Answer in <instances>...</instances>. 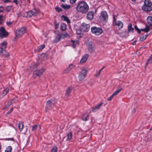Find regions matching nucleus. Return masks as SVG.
<instances>
[{
  "mask_svg": "<svg viewBox=\"0 0 152 152\" xmlns=\"http://www.w3.org/2000/svg\"><path fill=\"white\" fill-rule=\"evenodd\" d=\"M76 10L78 12L82 14H85L89 10V6L85 1H80L78 2L77 5Z\"/></svg>",
  "mask_w": 152,
  "mask_h": 152,
  "instance_id": "nucleus-1",
  "label": "nucleus"
},
{
  "mask_svg": "<svg viewBox=\"0 0 152 152\" xmlns=\"http://www.w3.org/2000/svg\"><path fill=\"white\" fill-rule=\"evenodd\" d=\"M144 4V5L142 7V10L146 12H150L152 10V4L151 1L145 0Z\"/></svg>",
  "mask_w": 152,
  "mask_h": 152,
  "instance_id": "nucleus-2",
  "label": "nucleus"
},
{
  "mask_svg": "<svg viewBox=\"0 0 152 152\" xmlns=\"http://www.w3.org/2000/svg\"><path fill=\"white\" fill-rule=\"evenodd\" d=\"M26 28L25 27H22L18 29L16 32L15 37V39H17L19 37L24 34L26 32Z\"/></svg>",
  "mask_w": 152,
  "mask_h": 152,
  "instance_id": "nucleus-3",
  "label": "nucleus"
},
{
  "mask_svg": "<svg viewBox=\"0 0 152 152\" xmlns=\"http://www.w3.org/2000/svg\"><path fill=\"white\" fill-rule=\"evenodd\" d=\"M91 30L92 33L96 35H100L103 32V31L102 28L96 26L92 27Z\"/></svg>",
  "mask_w": 152,
  "mask_h": 152,
  "instance_id": "nucleus-4",
  "label": "nucleus"
},
{
  "mask_svg": "<svg viewBox=\"0 0 152 152\" xmlns=\"http://www.w3.org/2000/svg\"><path fill=\"white\" fill-rule=\"evenodd\" d=\"M45 71L44 68H42L40 70L35 71L33 73V77L35 78L37 76L40 77L42 75Z\"/></svg>",
  "mask_w": 152,
  "mask_h": 152,
  "instance_id": "nucleus-5",
  "label": "nucleus"
},
{
  "mask_svg": "<svg viewBox=\"0 0 152 152\" xmlns=\"http://www.w3.org/2000/svg\"><path fill=\"white\" fill-rule=\"evenodd\" d=\"M87 73V71L85 69H82L79 75L78 79L79 80L81 81L83 80L86 76Z\"/></svg>",
  "mask_w": 152,
  "mask_h": 152,
  "instance_id": "nucleus-6",
  "label": "nucleus"
},
{
  "mask_svg": "<svg viewBox=\"0 0 152 152\" xmlns=\"http://www.w3.org/2000/svg\"><path fill=\"white\" fill-rule=\"evenodd\" d=\"M9 34V33L6 31L3 27L0 28V37L1 38L6 37Z\"/></svg>",
  "mask_w": 152,
  "mask_h": 152,
  "instance_id": "nucleus-7",
  "label": "nucleus"
},
{
  "mask_svg": "<svg viewBox=\"0 0 152 152\" xmlns=\"http://www.w3.org/2000/svg\"><path fill=\"white\" fill-rule=\"evenodd\" d=\"M128 29L127 31H125L123 32V33L124 34V35H123L122 36L123 37H126L129 36V33L130 32H133L134 28L132 26V24L131 23L129 24L128 26Z\"/></svg>",
  "mask_w": 152,
  "mask_h": 152,
  "instance_id": "nucleus-8",
  "label": "nucleus"
},
{
  "mask_svg": "<svg viewBox=\"0 0 152 152\" xmlns=\"http://www.w3.org/2000/svg\"><path fill=\"white\" fill-rule=\"evenodd\" d=\"M100 18L104 22H106L108 20V16L106 11H103L101 12Z\"/></svg>",
  "mask_w": 152,
  "mask_h": 152,
  "instance_id": "nucleus-9",
  "label": "nucleus"
},
{
  "mask_svg": "<svg viewBox=\"0 0 152 152\" xmlns=\"http://www.w3.org/2000/svg\"><path fill=\"white\" fill-rule=\"evenodd\" d=\"M81 28L83 31L88 32L90 29V25L89 24L83 23L81 25Z\"/></svg>",
  "mask_w": 152,
  "mask_h": 152,
  "instance_id": "nucleus-10",
  "label": "nucleus"
},
{
  "mask_svg": "<svg viewBox=\"0 0 152 152\" xmlns=\"http://www.w3.org/2000/svg\"><path fill=\"white\" fill-rule=\"evenodd\" d=\"M87 46L88 50L90 53H94V45L91 42H89L87 44Z\"/></svg>",
  "mask_w": 152,
  "mask_h": 152,
  "instance_id": "nucleus-11",
  "label": "nucleus"
},
{
  "mask_svg": "<svg viewBox=\"0 0 152 152\" xmlns=\"http://www.w3.org/2000/svg\"><path fill=\"white\" fill-rule=\"evenodd\" d=\"M37 13V11L36 9H34L28 12V15L29 17H31L32 16H36Z\"/></svg>",
  "mask_w": 152,
  "mask_h": 152,
  "instance_id": "nucleus-12",
  "label": "nucleus"
},
{
  "mask_svg": "<svg viewBox=\"0 0 152 152\" xmlns=\"http://www.w3.org/2000/svg\"><path fill=\"white\" fill-rule=\"evenodd\" d=\"M94 12L93 11H89L87 15L86 18L89 20H91L94 18Z\"/></svg>",
  "mask_w": 152,
  "mask_h": 152,
  "instance_id": "nucleus-13",
  "label": "nucleus"
},
{
  "mask_svg": "<svg viewBox=\"0 0 152 152\" xmlns=\"http://www.w3.org/2000/svg\"><path fill=\"white\" fill-rule=\"evenodd\" d=\"M102 104L103 103L102 102L96 105L94 107H93L92 109V112H96L99 110Z\"/></svg>",
  "mask_w": 152,
  "mask_h": 152,
  "instance_id": "nucleus-14",
  "label": "nucleus"
},
{
  "mask_svg": "<svg viewBox=\"0 0 152 152\" xmlns=\"http://www.w3.org/2000/svg\"><path fill=\"white\" fill-rule=\"evenodd\" d=\"M114 25H116L118 26V28L120 29L122 28L123 26V23L120 21H118L115 22L114 24Z\"/></svg>",
  "mask_w": 152,
  "mask_h": 152,
  "instance_id": "nucleus-15",
  "label": "nucleus"
},
{
  "mask_svg": "<svg viewBox=\"0 0 152 152\" xmlns=\"http://www.w3.org/2000/svg\"><path fill=\"white\" fill-rule=\"evenodd\" d=\"M89 57V55L88 54H86L84 55L81 58L80 61V63H83L86 61L87 60Z\"/></svg>",
  "mask_w": 152,
  "mask_h": 152,
  "instance_id": "nucleus-16",
  "label": "nucleus"
},
{
  "mask_svg": "<svg viewBox=\"0 0 152 152\" xmlns=\"http://www.w3.org/2000/svg\"><path fill=\"white\" fill-rule=\"evenodd\" d=\"M72 89V88L71 86H69L68 87L66 90V92L65 94V95L66 96H68L69 95L71 92Z\"/></svg>",
  "mask_w": 152,
  "mask_h": 152,
  "instance_id": "nucleus-17",
  "label": "nucleus"
},
{
  "mask_svg": "<svg viewBox=\"0 0 152 152\" xmlns=\"http://www.w3.org/2000/svg\"><path fill=\"white\" fill-rule=\"evenodd\" d=\"M61 18L62 20L67 22L68 23H70V20L69 19V18L66 16L62 15L61 16Z\"/></svg>",
  "mask_w": 152,
  "mask_h": 152,
  "instance_id": "nucleus-18",
  "label": "nucleus"
},
{
  "mask_svg": "<svg viewBox=\"0 0 152 152\" xmlns=\"http://www.w3.org/2000/svg\"><path fill=\"white\" fill-rule=\"evenodd\" d=\"M89 115L88 114H84L83 115L81 118L83 121H86L88 120V118H89Z\"/></svg>",
  "mask_w": 152,
  "mask_h": 152,
  "instance_id": "nucleus-19",
  "label": "nucleus"
},
{
  "mask_svg": "<svg viewBox=\"0 0 152 152\" xmlns=\"http://www.w3.org/2000/svg\"><path fill=\"white\" fill-rule=\"evenodd\" d=\"M61 36L59 34H58L56 35L55 39L53 40L54 42L56 43L59 41L61 39Z\"/></svg>",
  "mask_w": 152,
  "mask_h": 152,
  "instance_id": "nucleus-20",
  "label": "nucleus"
},
{
  "mask_svg": "<svg viewBox=\"0 0 152 152\" xmlns=\"http://www.w3.org/2000/svg\"><path fill=\"white\" fill-rule=\"evenodd\" d=\"M61 7L66 10H68L70 7V6L69 5L65 3L62 4L61 5Z\"/></svg>",
  "mask_w": 152,
  "mask_h": 152,
  "instance_id": "nucleus-21",
  "label": "nucleus"
},
{
  "mask_svg": "<svg viewBox=\"0 0 152 152\" xmlns=\"http://www.w3.org/2000/svg\"><path fill=\"white\" fill-rule=\"evenodd\" d=\"M72 132H70L67 133L66 137L67 139L66 140L67 141L71 140L72 138Z\"/></svg>",
  "mask_w": 152,
  "mask_h": 152,
  "instance_id": "nucleus-22",
  "label": "nucleus"
},
{
  "mask_svg": "<svg viewBox=\"0 0 152 152\" xmlns=\"http://www.w3.org/2000/svg\"><path fill=\"white\" fill-rule=\"evenodd\" d=\"M147 23L150 25L152 26V16H148L147 18Z\"/></svg>",
  "mask_w": 152,
  "mask_h": 152,
  "instance_id": "nucleus-23",
  "label": "nucleus"
},
{
  "mask_svg": "<svg viewBox=\"0 0 152 152\" xmlns=\"http://www.w3.org/2000/svg\"><path fill=\"white\" fill-rule=\"evenodd\" d=\"M122 88L121 87L119 86L118 88L113 93L115 96L118 94L122 90Z\"/></svg>",
  "mask_w": 152,
  "mask_h": 152,
  "instance_id": "nucleus-24",
  "label": "nucleus"
},
{
  "mask_svg": "<svg viewBox=\"0 0 152 152\" xmlns=\"http://www.w3.org/2000/svg\"><path fill=\"white\" fill-rule=\"evenodd\" d=\"M1 47L4 49H5L7 47V43L5 41H4L3 42L1 43Z\"/></svg>",
  "mask_w": 152,
  "mask_h": 152,
  "instance_id": "nucleus-25",
  "label": "nucleus"
},
{
  "mask_svg": "<svg viewBox=\"0 0 152 152\" xmlns=\"http://www.w3.org/2000/svg\"><path fill=\"white\" fill-rule=\"evenodd\" d=\"M52 102L50 100H48L46 103V109H48L51 106Z\"/></svg>",
  "mask_w": 152,
  "mask_h": 152,
  "instance_id": "nucleus-26",
  "label": "nucleus"
},
{
  "mask_svg": "<svg viewBox=\"0 0 152 152\" xmlns=\"http://www.w3.org/2000/svg\"><path fill=\"white\" fill-rule=\"evenodd\" d=\"M18 128L19 130L21 131L23 127V123L22 122H20L18 124Z\"/></svg>",
  "mask_w": 152,
  "mask_h": 152,
  "instance_id": "nucleus-27",
  "label": "nucleus"
},
{
  "mask_svg": "<svg viewBox=\"0 0 152 152\" xmlns=\"http://www.w3.org/2000/svg\"><path fill=\"white\" fill-rule=\"evenodd\" d=\"M71 41L72 42V46L74 48H75L76 44H79V41L77 40L76 41L72 40Z\"/></svg>",
  "mask_w": 152,
  "mask_h": 152,
  "instance_id": "nucleus-28",
  "label": "nucleus"
},
{
  "mask_svg": "<svg viewBox=\"0 0 152 152\" xmlns=\"http://www.w3.org/2000/svg\"><path fill=\"white\" fill-rule=\"evenodd\" d=\"M61 29L62 31L65 30L66 28V25L64 23H62L61 25Z\"/></svg>",
  "mask_w": 152,
  "mask_h": 152,
  "instance_id": "nucleus-29",
  "label": "nucleus"
},
{
  "mask_svg": "<svg viewBox=\"0 0 152 152\" xmlns=\"http://www.w3.org/2000/svg\"><path fill=\"white\" fill-rule=\"evenodd\" d=\"M73 66H74L73 64H70L69 65V67H68L64 71V73H67L69 71L71 70L72 68L73 67Z\"/></svg>",
  "mask_w": 152,
  "mask_h": 152,
  "instance_id": "nucleus-30",
  "label": "nucleus"
},
{
  "mask_svg": "<svg viewBox=\"0 0 152 152\" xmlns=\"http://www.w3.org/2000/svg\"><path fill=\"white\" fill-rule=\"evenodd\" d=\"M152 63V56H150L149 58H148L146 63V65L148 64H151Z\"/></svg>",
  "mask_w": 152,
  "mask_h": 152,
  "instance_id": "nucleus-31",
  "label": "nucleus"
},
{
  "mask_svg": "<svg viewBox=\"0 0 152 152\" xmlns=\"http://www.w3.org/2000/svg\"><path fill=\"white\" fill-rule=\"evenodd\" d=\"M77 33L78 35V37H82L83 34H82V31L80 30H78L77 31Z\"/></svg>",
  "mask_w": 152,
  "mask_h": 152,
  "instance_id": "nucleus-32",
  "label": "nucleus"
},
{
  "mask_svg": "<svg viewBox=\"0 0 152 152\" xmlns=\"http://www.w3.org/2000/svg\"><path fill=\"white\" fill-rule=\"evenodd\" d=\"M140 30L146 32H147L149 30V27L146 25L145 28L143 29H141Z\"/></svg>",
  "mask_w": 152,
  "mask_h": 152,
  "instance_id": "nucleus-33",
  "label": "nucleus"
},
{
  "mask_svg": "<svg viewBox=\"0 0 152 152\" xmlns=\"http://www.w3.org/2000/svg\"><path fill=\"white\" fill-rule=\"evenodd\" d=\"M45 47V45L43 44L41 46H39L37 50L39 52L41 51Z\"/></svg>",
  "mask_w": 152,
  "mask_h": 152,
  "instance_id": "nucleus-34",
  "label": "nucleus"
},
{
  "mask_svg": "<svg viewBox=\"0 0 152 152\" xmlns=\"http://www.w3.org/2000/svg\"><path fill=\"white\" fill-rule=\"evenodd\" d=\"M8 91H9V88H7L3 91V92L2 94V95L3 96H5L8 92Z\"/></svg>",
  "mask_w": 152,
  "mask_h": 152,
  "instance_id": "nucleus-35",
  "label": "nucleus"
},
{
  "mask_svg": "<svg viewBox=\"0 0 152 152\" xmlns=\"http://www.w3.org/2000/svg\"><path fill=\"white\" fill-rule=\"evenodd\" d=\"M12 148L11 146H8L5 151V152H11Z\"/></svg>",
  "mask_w": 152,
  "mask_h": 152,
  "instance_id": "nucleus-36",
  "label": "nucleus"
},
{
  "mask_svg": "<svg viewBox=\"0 0 152 152\" xmlns=\"http://www.w3.org/2000/svg\"><path fill=\"white\" fill-rule=\"evenodd\" d=\"M12 104V102L11 101H10V102H8V103L5 106V107L4 108V109L5 108H8Z\"/></svg>",
  "mask_w": 152,
  "mask_h": 152,
  "instance_id": "nucleus-37",
  "label": "nucleus"
},
{
  "mask_svg": "<svg viewBox=\"0 0 152 152\" xmlns=\"http://www.w3.org/2000/svg\"><path fill=\"white\" fill-rule=\"evenodd\" d=\"M147 37V36H143L140 37V39L141 41L145 40Z\"/></svg>",
  "mask_w": 152,
  "mask_h": 152,
  "instance_id": "nucleus-38",
  "label": "nucleus"
},
{
  "mask_svg": "<svg viewBox=\"0 0 152 152\" xmlns=\"http://www.w3.org/2000/svg\"><path fill=\"white\" fill-rule=\"evenodd\" d=\"M11 6H8L6 8V10L7 12L10 11L11 10Z\"/></svg>",
  "mask_w": 152,
  "mask_h": 152,
  "instance_id": "nucleus-39",
  "label": "nucleus"
},
{
  "mask_svg": "<svg viewBox=\"0 0 152 152\" xmlns=\"http://www.w3.org/2000/svg\"><path fill=\"white\" fill-rule=\"evenodd\" d=\"M55 10H56V11L58 12H60L62 11L61 8H59V7H56Z\"/></svg>",
  "mask_w": 152,
  "mask_h": 152,
  "instance_id": "nucleus-40",
  "label": "nucleus"
},
{
  "mask_svg": "<svg viewBox=\"0 0 152 152\" xmlns=\"http://www.w3.org/2000/svg\"><path fill=\"white\" fill-rule=\"evenodd\" d=\"M51 152H57V148L55 146L52 148Z\"/></svg>",
  "mask_w": 152,
  "mask_h": 152,
  "instance_id": "nucleus-41",
  "label": "nucleus"
},
{
  "mask_svg": "<svg viewBox=\"0 0 152 152\" xmlns=\"http://www.w3.org/2000/svg\"><path fill=\"white\" fill-rule=\"evenodd\" d=\"M37 126L36 125H34L32 127V130L33 131H35L37 129Z\"/></svg>",
  "mask_w": 152,
  "mask_h": 152,
  "instance_id": "nucleus-42",
  "label": "nucleus"
},
{
  "mask_svg": "<svg viewBox=\"0 0 152 152\" xmlns=\"http://www.w3.org/2000/svg\"><path fill=\"white\" fill-rule=\"evenodd\" d=\"M134 28L135 30L137 31L138 33L140 34L141 32V30H140L137 27V26L135 25L134 26Z\"/></svg>",
  "mask_w": 152,
  "mask_h": 152,
  "instance_id": "nucleus-43",
  "label": "nucleus"
},
{
  "mask_svg": "<svg viewBox=\"0 0 152 152\" xmlns=\"http://www.w3.org/2000/svg\"><path fill=\"white\" fill-rule=\"evenodd\" d=\"M115 96V95L114 94H113L109 98H108L107 100L108 101L111 100Z\"/></svg>",
  "mask_w": 152,
  "mask_h": 152,
  "instance_id": "nucleus-44",
  "label": "nucleus"
},
{
  "mask_svg": "<svg viewBox=\"0 0 152 152\" xmlns=\"http://www.w3.org/2000/svg\"><path fill=\"white\" fill-rule=\"evenodd\" d=\"M7 25L8 26L11 27L12 23V22L10 21H7L6 22Z\"/></svg>",
  "mask_w": 152,
  "mask_h": 152,
  "instance_id": "nucleus-45",
  "label": "nucleus"
},
{
  "mask_svg": "<svg viewBox=\"0 0 152 152\" xmlns=\"http://www.w3.org/2000/svg\"><path fill=\"white\" fill-rule=\"evenodd\" d=\"M68 34L67 33H66L65 34H62V37L63 38H64V37H66L68 36Z\"/></svg>",
  "mask_w": 152,
  "mask_h": 152,
  "instance_id": "nucleus-46",
  "label": "nucleus"
},
{
  "mask_svg": "<svg viewBox=\"0 0 152 152\" xmlns=\"http://www.w3.org/2000/svg\"><path fill=\"white\" fill-rule=\"evenodd\" d=\"M3 20V16L2 15H0V25L2 24Z\"/></svg>",
  "mask_w": 152,
  "mask_h": 152,
  "instance_id": "nucleus-47",
  "label": "nucleus"
},
{
  "mask_svg": "<svg viewBox=\"0 0 152 152\" xmlns=\"http://www.w3.org/2000/svg\"><path fill=\"white\" fill-rule=\"evenodd\" d=\"M54 24L55 29H57L58 28L59 24L58 23H56V21H55Z\"/></svg>",
  "mask_w": 152,
  "mask_h": 152,
  "instance_id": "nucleus-48",
  "label": "nucleus"
},
{
  "mask_svg": "<svg viewBox=\"0 0 152 152\" xmlns=\"http://www.w3.org/2000/svg\"><path fill=\"white\" fill-rule=\"evenodd\" d=\"M101 72L99 70L97 73L95 75V76L96 77H99L100 75Z\"/></svg>",
  "mask_w": 152,
  "mask_h": 152,
  "instance_id": "nucleus-49",
  "label": "nucleus"
},
{
  "mask_svg": "<svg viewBox=\"0 0 152 152\" xmlns=\"http://www.w3.org/2000/svg\"><path fill=\"white\" fill-rule=\"evenodd\" d=\"M4 10V8L3 7H0V13L2 12Z\"/></svg>",
  "mask_w": 152,
  "mask_h": 152,
  "instance_id": "nucleus-50",
  "label": "nucleus"
},
{
  "mask_svg": "<svg viewBox=\"0 0 152 152\" xmlns=\"http://www.w3.org/2000/svg\"><path fill=\"white\" fill-rule=\"evenodd\" d=\"M77 0H70V2L72 4H74Z\"/></svg>",
  "mask_w": 152,
  "mask_h": 152,
  "instance_id": "nucleus-51",
  "label": "nucleus"
},
{
  "mask_svg": "<svg viewBox=\"0 0 152 152\" xmlns=\"http://www.w3.org/2000/svg\"><path fill=\"white\" fill-rule=\"evenodd\" d=\"M39 65V64L38 63H36L35 65H34V68H37V67H38Z\"/></svg>",
  "mask_w": 152,
  "mask_h": 152,
  "instance_id": "nucleus-52",
  "label": "nucleus"
},
{
  "mask_svg": "<svg viewBox=\"0 0 152 152\" xmlns=\"http://www.w3.org/2000/svg\"><path fill=\"white\" fill-rule=\"evenodd\" d=\"M13 110V108H11L8 112H7V113L8 114H9L10 113H11V112Z\"/></svg>",
  "mask_w": 152,
  "mask_h": 152,
  "instance_id": "nucleus-53",
  "label": "nucleus"
},
{
  "mask_svg": "<svg viewBox=\"0 0 152 152\" xmlns=\"http://www.w3.org/2000/svg\"><path fill=\"white\" fill-rule=\"evenodd\" d=\"M18 1L17 0H13V2L15 3L16 5L18 4Z\"/></svg>",
  "mask_w": 152,
  "mask_h": 152,
  "instance_id": "nucleus-54",
  "label": "nucleus"
},
{
  "mask_svg": "<svg viewBox=\"0 0 152 152\" xmlns=\"http://www.w3.org/2000/svg\"><path fill=\"white\" fill-rule=\"evenodd\" d=\"M4 49L1 47L0 48V53H1Z\"/></svg>",
  "mask_w": 152,
  "mask_h": 152,
  "instance_id": "nucleus-55",
  "label": "nucleus"
},
{
  "mask_svg": "<svg viewBox=\"0 0 152 152\" xmlns=\"http://www.w3.org/2000/svg\"><path fill=\"white\" fill-rule=\"evenodd\" d=\"M7 140H12V141L14 140V139L13 138H8L7 139Z\"/></svg>",
  "mask_w": 152,
  "mask_h": 152,
  "instance_id": "nucleus-56",
  "label": "nucleus"
},
{
  "mask_svg": "<svg viewBox=\"0 0 152 152\" xmlns=\"http://www.w3.org/2000/svg\"><path fill=\"white\" fill-rule=\"evenodd\" d=\"M113 21L115 23V22H116V19L115 18V17L113 16Z\"/></svg>",
  "mask_w": 152,
  "mask_h": 152,
  "instance_id": "nucleus-57",
  "label": "nucleus"
},
{
  "mask_svg": "<svg viewBox=\"0 0 152 152\" xmlns=\"http://www.w3.org/2000/svg\"><path fill=\"white\" fill-rule=\"evenodd\" d=\"M136 109L135 108H134L132 111V113H135V112H136Z\"/></svg>",
  "mask_w": 152,
  "mask_h": 152,
  "instance_id": "nucleus-58",
  "label": "nucleus"
},
{
  "mask_svg": "<svg viewBox=\"0 0 152 152\" xmlns=\"http://www.w3.org/2000/svg\"><path fill=\"white\" fill-rule=\"evenodd\" d=\"M10 2L9 0H5L4 1V2L5 3H7V2Z\"/></svg>",
  "mask_w": 152,
  "mask_h": 152,
  "instance_id": "nucleus-59",
  "label": "nucleus"
},
{
  "mask_svg": "<svg viewBox=\"0 0 152 152\" xmlns=\"http://www.w3.org/2000/svg\"><path fill=\"white\" fill-rule=\"evenodd\" d=\"M136 43V41H134L133 42V45H134V44H135Z\"/></svg>",
  "mask_w": 152,
  "mask_h": 152,
  "instance_id": "nucleus-60",
  "label": "nucleus"
},
{
  "mask_svg": "<svg viewBox=\"0 0 152 152\" xmlns=\"http://www.w3.org/2000/svg\"><path fill=\"white\" fill-rule=\"evenodd\" d=\"M104 68V67H103L100 70H99V71L101 72V71L103 70V69Z\"/></svg>",
  "mask_w": 152,
  "mask_h": 152,
  "instance_id": "nucleus-61",
  "label": "nucleus"
},
{
  "mask_svg": "<svg viewBox=\"0 0 152 152\" xmlns=\"http://www.w3.org/2000/svg\"><path fill=\"white\" fill-rule=\"evenodd\" d=\"M61 1L63 2H65V0H61Z\"/></svg>",
  "mask_w": 152,
  "mask_h": 152,
  "instance_id": "nucleus-62",
  "label": "nucleus"
},
{
  "mask_svg": "<svg viewBox=\"0 0 152 152\" xmlns=\"http://www.w3.org/2000/svg\"><path fill=\"white\" fill-rule=\"evenodd\" d=\"M91 112H92V110H91V111H90V112H89V113H91Z\"/></svg>",
  "mask_w": 152,
  "mask_h": 152,
  "instance_id": "nucleus-63",
  "label": "nucleus"
},
{
  "mask_svg": "<svg viewBox=\"0 0 152 152\" xmlns=\"http://www.w3.org/2000/svg\"><path fill=\"white\" fill-rule=\"evenodd\" d=\"M133 1H135L136 0H132Z\"/></svg>",
  "mask_w": 152,
  "mask_h": 152,
  "instance_id": "nucleus-64",
  "label": "nucleus"
}]
</instances>
